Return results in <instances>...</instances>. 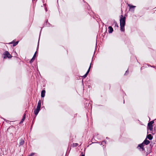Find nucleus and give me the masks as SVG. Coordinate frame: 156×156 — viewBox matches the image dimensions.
<instances>
[{"instance_id": "obj_1", "label": "nucleus", "mask_w": 156, "mask_h": 156, "mask_svg": "<svg viewBox=\"0 0 156 156\" xmlns=\"http://www.w3.org/2000/svg\"><path fill=\"white\" fill-rule=\"evenodd\" d=\"M120 24H126V17L123 16L122 15H121L120 16Z\"/></svg>"}, {"instance_id": "obj_2", "label": "nucleus", "mask_w": 156, "mask_h": 156, "mask_svg": "<svg viewBox=\"0 0 156 156\" xmlns=\"http://www.w3.org/2000/svg\"><path fill=\"white\" fill-rule=\"evenodd\" d=\"M154 121H150L148 123L147 128L150 131H152L153 129V124L154 123Z\"/></svg>"}, {"instance_id": "obj_3", "label": "nucleus", "mask_w": 156, "mask_h": 156, "mask_svg": "<svg viewBox=\"0 0 156 156\" xmlns=\"http://www.w3.org/2000/svg\"><path fill=\"white\" fill-rule=\"evenodd\" d=\"M144 145L143 144H141L138 145L137 148H138L141 151H145V149L144 148Z\"/></svg>"}, {"instance_id": "obj_4", "label": "nucleus", "mask_w": 156, "mask_h": 156, "mask_svg": "<svg viewBox=\"0 0 156 156\" xmlns=\"http://www.w3.org/2000/svg\"><path fill=\"white\" fill-rule=\"evenodd\" d=\"M3 55H4V58H11L12 57V56L8 51H5Z\"/></svg>"}, {"instance_id": "obj_5", "label": "nucleus", "mask_w": 156, "mask_h": 156, "mask_svg": "<svg viewBox=\"0 0 156 156\" xmlns=\"http://www.w3.org/2000/svg\"><path fill=\"white\" fill-rule=\"evenodd\" d=\"M51 26V24L49 23L48 22V20L46 19L45 20V22L44 24H43V27L45 26H47L48 27H50Z\"/></svg>"}, {"instance_id": "obj_6", "label": "nucleus", "mask_w": 156, "mask_h": 156, "mask_svg": "<svg viewBox=\"0 0 156 156\" xmlns=\"http://www.w3.org/2000/svg\"><path fill=\"white\" fill-rule=\"evenodd\" d=\"M125 24H120V30L121 31H125Z\"/></svg>"}, {"instance_id": "obj_7", "label": "nucleus", "mask_w": 156, "mask_h": 156, "mask_svg": "<svg viewBox=\"0 0 156 156\" xmlns=\"http://www.w3.org/2000/svg\"><path fill=\"white\" fill-rule=\"evenodd\" d=\"M19 41H16L15 42V41H14V40L13 41H12L9 43V44H13V46H16L17 44H18V42H19Z\"/></svg>"}, {"instance_id": "obj_8", "label": "nucleus", "mask_w": 156, "mask_h": 156, "mask_svg": "<svg viewBox=\"0 0 156 156\" xmlns=\"http://www.w3.org/2000/svg\"><path fill=\"white\" fill-rule=\"evenodd\" d=\"M150 142L149 140L146 139L142 143L144 145V146L145 145H147Z\"/></svg>"}, {"instance_id": "obj_9", "label": "nucleus", "mask_w": 156, "mask_h": 156, "mask_svg": "<svg viewBox=\"0 0 156 156\" xmlns=\"http://www.w3.org/2000/svg\"><path fill=\"white\" fill-rule=\"evenodd\" d=\"M109 29L108 32L109 33H112L113 31V29L111 26H109L108 27Z\"/></svg>"}, {"instance_id": "obj_10", "label": "nucleus", "mask_w": 156, "mask_h": 156, "mask_svg": "<svg viewBox=\"0 0 156 156\" xmlns=\"http://www.w3.org/2000/svg\"><path fill=\"white\" fill-rule=\"evenodd\" d=\"M40 110V109L39 108H37L34 111V113L35 115H37L38 114Z\"/></svg>"}, {"instance_id": "obj_11", "label": "nucleus", "mask_w": 156, "mask_h": 156, "mask_svg": "<svg viewBox=\"0 0 156 156\" xmlns=\"http://www.w3.org/2000/svg\"><path fill=\"white\" fill-rule=\"evenodd\" d=\"M41 100H39L38 102L37 108L40 109V108L41 107Z\"/></svg>"}, {"instance_id": "obj_12", "label": "nucleus", "mask_w": 156, "mask_h": 156, "mask_svg": "<svg viewBox=\"0 0 156 156\" xmlns=\"http://www.w3.org/2000/svg\"><path fill=\"white\" fill-rule=\"evenodd\" d=\"M45 93V91L44 90H43L41 92V97L43 98L44 97Z\"/></svg>"}, {"instance_id": "obj_13", "label": "nucleus", "mask_w": 156, "mask_h": 156, "mask_svg": "<svg viewBox=\"0 0 156 156\" xmlns=\"http://www.w3.org/2000/svg\"><path fill=\"white\" fill-rule=\"evenodd\" d=\"M25 118H26V114L24 113V115L23 116L22 119L21 120L20 122V123H22L23 122V121L25 119Z\"/></svg>"}, {"instance_id": "obj_14", "label": "nucleus", "mask_w": 156, "mask_h": 156, "mask_svg": "<svg viewBox=\"0 0 156 156\" xmlns=\"http://www.w3.org/2000/svg\"><path fill=\"white\" fill-rule=\"evenodd\" d=\"M24 140L23 139H21L20 140V145L21 146V145H23V144H24Z\"/></svg>"}, {"instance_id": "obj_15", "label": "nucleus", "mask_w": 156, "mask_h": 156, "mask_svg": "<svg viewBox=\"0 0 156 156\" xmlns=\"http://www.w3.org/2000/svg\"><path fill=\"white\" fill-rule=\"evenodd\" d=\"M147 137L149 140H151L153 138L152 136L151 135V134H148L147 136Z\"/></svg>"}, {"instance_id": "obj_16", "label": "nucleus", "mask_w": 156, "mask_h": 156, "mask_svg": "<svg viewBox=\"0 0 156 156\" xmlns=\"http://www.w3.org/2000/svg\"><path fill=\"white\" fill-rule=\"evenodd\" d=\"M114 23L115 24V27H119V26L118 25V24L117 22L114 20Z\"/></svg>"}, {"instance_id": "obj_17", "label": "nucleus", "mask_w": 156, "mask_h": 156, "mask_svg": "<svg viewBox=\"0 0 156 156\" xmlns=\"http://www.w3.org/2000/svg\"><path fill=\"white\" fill-rule=\"evenodd\" d=\"M128 6H129V9H131L132 8H135L136 7V6H133V5H131L130 4H129L128 5Z\"/></svg>"}, {"instance_id": "obj_18", "label": "nucleus", "mask_w": 156, "mask_h": 156, "mask_svg": "<svg viewBox=\"0 0 156 156\" xmlns=\"http://www.w3.org/2000/svg\"><path fill=\"white\" fill-rule=\"evenodd\" d=\"M91 63H90V66L87 72L86 73L87 74H88V73L89 72H90V67H91Z\"/></svg>"}, {"instance_id": "obj_19", "label": "nucleus", "mask_w": 156, "mask_h": 156, "mask_svg": "<svg viewBox=\"0 0 156 156\" xmlns=\"http://www.w3.org/2000/svg\"><path fill=\"white\" fill-rule=\"evenodd\" d=\"M91 63H90V66L87 72L86 73L87 74H88V73L89 72H90V67H91Z\"/></svg>"}, {"instance_id": "obj_20", "label": "nucleus", "mask_w": 156, "mask_h": 156, "mask_svg": "<svg viewBox=\"0 0 156 156\" xmlns=\"http://www.w3.org/2000/svg\"><path fill=\"white\" fill-rule=\"evenodd\" d=\"M35 59V58H34L33 57L31 59V60L30 61V63H31L32 62L34 61V60Z\"/></svg>"}, {"instance_id": "obj_21", "label": "nucleus", "mask_w": 156, "mask_h": 156, "mask_svg": "<svg viewBox=\"0 0 156 156\" xmlns=\"http://www.w3.org/2000/svg\"><path fill=\"white\" fill-rule=\"evenodd\" d=\"M73 145L74 147H76L78 145V144L77 143H74Z\"/></svg>"}, {"instance_id": "obj_22", "label": "nucleus", "mask_w": 156, "mask_h": 156, "mask_svg": "<svg viewBox=\"0 0 156 156\" xmlns=\"http://www.w3.org/2000/svg\"><path fill=\"white\" fill-rule=\"evenodd\" d=\"M37 51H36V52L35 53L33 57L34 58H35L36 55V54H37Z\"/></svg>"}, {"instance_id": "obj_23", "label": "nucleus", "mask_w": 156, "mask_h": 156, "mask_svg": "<svg viewBox=\"0 0 156 156\" xmlns=\"http://www.w3.org/2000/svg\"><path fill=\"white\" fill-rule=\"evenodd\" d=\"M104 35H102V36H103V38H102V39L103 38H105V36L106 35H107V34H108V33H104Z\"/></svg>"}, {"instance_id": "obj_24", "label": "nucleus", "mask_w": 156, "mask_h": 156, "mask_svg": "<svg viewBox=\"0 0 156 156\" xmlns=\"http://www.w3.org/2000/svg\"><path fill=\"white\" fill-rule=\"evenodd\" d=\"M87 75H88V74L87 73H86L84 76H83V78H85L87 76Z\"/></svg>"}, {"instance_id": "obj_25", "label": "nucleus", "mask_w": 156, "mask_h": 156, "mask_svg": "<svg viewBox=\"0 0 156 156\" xmlns=\"http://www.w3.org/2000/svg\"><path fill=\"white\" fill-rule=\"evenodd\" d=\"M105 143H106L105 141H103L101 143V145H103L104 144H105Z\"/></svg>"}, {"instance_id": "obj_26", "label": "nucleus", "mask_w": 156, "mask_h": 156, "mask_svg": "<svg viewBox=\"0 0 156 156\" xmlns=\"http://www.w3.org/2000/svg\"><path fill=\"white\" fill-rule=\"evenodd\" d=\"M34 154H35L34 153H31V154L30 155H31V156H33L34 155Z\"/></svg>"}, {"instance_id": "obj_27", "label": "nucleus", "mask_w": 156, "mask_h": 156, "mask_svg": "<svg viewBox=\"0 0 156 156\" xmlns=\"http://www.w3.org/2000/svg\"><path fill=\"white\" fill-rule=\"evenodd\" d=\"M128 70H127V71H126V73H125V75H126V74L128 73Z\"/></svg>"}, {"instance_id": "obj_28", "label": "nucleus", "mask_w": 156, "mask_h": 156, "mask_svg": "<svg viewBox=\"0 0 156 156\" xmlns=\"http://www.w3.org/2000/svg\"><path fill=\"white\" fill-rule=\"evenodd\" d=\"M82 155H81V156H84V154H83V153L82 152Z\"/></svg>"}, {"instance_id": "obj_29", "label": "nucleus", "mask_w": 156, "mask_h": 156, "mask_svg": "<svg viewBox=\"0 0 156 156\" xmlns=\"http://www.w3.org/2000/svg\"><path fill=\"white\" fill-rule=\"evenodd\" d=\"M39 40H38V46H37V48H38V45H39Z\"/></svg>"}, {"instance_id": "obj_30", "label": "nucleus", "mask_w": 156, "mask_h": 156, "mask_svg": "<svg viewBox=\"0 0 156 156\" xmlns=\"http://www.w3.org/2000/svg\"><path fill=\"white\" fill-rule=\"evenodd\" d=\"M45 10L46 12H47V9L46 8H45Z\"/></svg>"}, {"instance_id": "obj_31", "label": "nucleus", "mask_w": 156, "mask_h": 156, "mask_svg": "<svg viewBox=\"0 0 156 156\" xmlns=\"http://www.w3.org/2000/svg\"><path fill=\"white\" fill-rule=\"evenodd\" d=\"M96 46L97 45V40H96Z\"/></svg>"}, {"instance_id": "obj_32", "label": "nucleus", "mask_w": 156, "mask_h": 156, "mask_svg": "<svg viewBox=\"0 0 156 156\" xmlns=\"http://www.w3.org/2000/svg\"><path fill=\"white\" fill-rule=\"evenodd\" d=\"M127 16V15H126V14H125V16H125V17H126V16Z\"/></svg>"}, {"instance_id": "obj_33", "label": "nucleus", "mask_w": 156, "mask_h": 156, "mask_svg": "<svg viewBox=\"0 0 156 156\" xmlns=\"http://www.w3.org/2000/svg\"><path fill=\"white\" fill-rule=\"evenodd\" d=\"M46 4H44V6H46Z\"/></svg>"}, {"instance_id": "obj_34", "label": "nucleus", "mask_w": 156, "mask_h": 156, "mask_svg": "<svg viewBox=\"0 0 156 156\" xmlns=\"http://www.w3.org/2000/svg\"><path fill=\"white\" fill-rule=\"evenodd\" d=\"M42 28H41V31H40V32H41V30H42Z\"/></svg>"}, {"instance_id": "obj_35", "label": "nucleus", "mask_w": 156, "mask_h": 156, "mask_svg": "<svg viewBox=\"0 0 156 156\" xmlns=\"http://www.w3.org/2000/svg\"><path fill=\"white\" fill-rule=\"evenodd\" d=\"M40 39V36H39V39Z\"/></svg>"}, {"instance_id": "obj_36", "label": "nucleus", "mask_w": 156, "mask_h": 156, "mask_svg": "<svg viewBox=\"0 0 156 156\" xmlns=\"http://www.w3.org/2000/svg\"><path fill=\"white\" fill-rule=\"evenodd\" d=\"M29 156H31V155H29Z\"/></svg>"}]
</instances>
